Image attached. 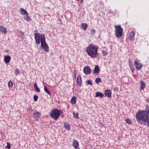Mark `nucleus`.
Masks as SVG:
<instances>
[{
    "instance_id": "obj_28",
    "label": "nucleus",
    "mask_w": 149,
    "mask_h": 149,
    "mask_svg": "<svg viewBox=\"0 0 149 149\" xmlns=\"http://www.w3.org/2000/svg\"><path fill=\"white\" fill-rule=\"evenodd\" d=\"M24 19L25 20H26L27 21H29L31 20V19L28 16V15H26V16L24 17Z\"/></svg>"
},
{
    "instance_id": "obj_43",
    "label": "nucleus",
    "mask_w": 149,
    "mask_h": 149,
    "mask_svg": "<svg viewBox=\"0 0 149 149\" xmlns=\"http://www.w3.org/2000/svg\"><path fill=\"white\" fill-rule=\"evenodd\" d=\"M74 76H75H75H76V74H75L74 75Z\"/></svg>"
},
{
    "instance_id": "obj_17",
    "label": "nucleus",
    "mask_w": 149,
    "mask_h": 149,
    "mask_svg": "<svg viewBox=\"0 0 149 149\" xmlns=\"http://www.w3.org/2000/svg\"><path fill=\"white\" fill-rule=\"evenodd\" d=\"M64 125L65 128L68 130H69L70 129V125L67 122H64Z\"/></svg>"
},
{
    "instance_id": "obj_36",
    "label": "nucleus",
    "mask_w": 149,
    "mask_h": 149,
    "mask_svg": "<svg viewBox=\"0 0 149 149\" xmlns=\"http://www.w3.org/2000/svg\"><path fill=\"white\" fill-rule=\"evenodd\" d=\"M87 84L88 85H92V83L91 81L90 80H88L87 81Z\"/></svg>"
},
{
    "instance_id": "obj_15",
    "label": "nucleus",
    "mask_w": 149,
    "mask_h": 149,
    "mask_svg": "<svg viewBox=\"0 0 149 149\" xmlns=\"http://www.w3.org/2000/svg\"><path fill=\"white\" fill-rule=\"evenodd\" d=\"M0 31L6 34L7 33L6 29L3 26H0Z\"/></svg>"
},
{
    "instance_id": "obj_31",
    "label": "nucleus",
    "mask_w": 149,
    "mask_h": 149,
    "mask_svg": "<svg viewBox=\"0 0 149 149\" xmlns=\"http://www.w3.org/2000/svg\"><path fill=\"white\" fill-rule=\"evenodd\" d=\"M102 52L103 55H104V56H106L107 54V52L104 50H102Z\"/></svg>"
},
{
    "instance_id": "obj_24",
    "label": "nucleus",
    "mask_w": 149,
    "mask_h": 149,
    "mask_svg": "<svg viewBox=\"0 0 149 149\" xmlns=\"http://www.w3.org/2000/svg\"><path fill=\"white\" fill-rule=\"evenodd\" d=\"M72 114L73 115V117L74 118L76 119L79 118V114L77 112L76 113H75L73 111L72 113Z\"/></svg>"
},
{
    "instance_id": "obj_41",
    "label": "nucleus",
    "mask_w": 149,
    "mask_h": 149,
    "mask_svg": "<svg viewBox=\"0 0 149 149\" xmlns=\"http://www.w3.org/2000/svg\"><path fill=\"white\" fill-rule=\"evenodd\" d=\"M8 50H6V51H5V52H8Z\"/></svg>"
},
{
    "instance_id": "obj_2",
    "label": "nucleus",
    "mask_w": 149,
    "mask_h": 149,
    "mask_svg": "<svg viewBox=\"0 0 149 149\" xmlns=\"http://www.w3.org/2000/svg\"><path fill=\"white\" fill-rule=\"evenodd\" d=\"M98 47H95L90 45L86 48V52L92 58H95L98 54Z\"/></svg>"
},
{
    "instance_id": "obj_29",
    "label": "nucleus",
    "mask_w": 149,
    "mask_h": 149,
    "mask_svg": "<svg viewBox=\"0 0 149 149\" xmlns=\"http://www.w3.org/2000/svg\"><path fill=\"white\" fill-rule=\"evenodd\" d=\"M101 79L100 78H97L95 79V82L97 84H98L99 82H101Z\"/></svg>"
},
{
    "instance_id": "obj_12",
    "label": "nucleus",
    "mask_w": 149,
    "mask_h": 149,
    "mask_svg": "<svg viewBox=\"0 0 149 149\" xmlns=\"http://www.w3.org/2000/svg\"><path fill=\"white\" fill-rule=\"evenodd\" d=\"M111 91L110 90H106L105 91L104 95L108 97H110L111 96Z\"/></svg>"
},
{
    "instance_id": "obj_37",
    "label": "nucleus",
    "mask_w": 149,
    "mask_h": 149,
    "mask_svg": "<svg viewBox=\"0 0 149 149\" xmlns=\"http://www.w3.org/2000/svg\"><path fill=\"white\" fill-rule=\"evenodd\" d=\"M129 65H132V63L130 59L129 60Z\"/></svg>"
},
{
    "instance_id": "obj_35",
    "label": "nucleus",
    "mask_w": 149,
    "mask_h": 149,
    "mask_svg": "<svg viewBox=\"0 0 149 149\" xmlns=\"http://www.w3.org/2000/svg\"><path fill=\"white\" fill-rule=\"evenodd\" d=\"M19 72V70L17 69H16L15 70V74L16 75H17Z\"/></svg>"
},
{
    "instance_id": "obj_9",
    "label": "nucleus",
    "mask_w": 149,
    "mask_h": 149,
    "mask_svg": "<svg viewBox=\"0 0 149 149\" xmlns=\"http://www.w3.org/2000/svg\"><path fill=\"white\" fill-rule=\"evenodd\" d=\"M129 37L130 40H134V39L135 33L134 31H132L130 33Z\"/></svg>"
},
{
    "instance_id": "obj_1",
    "label": "nucleus",
    "mask_w": 149,
    "mask_h": 149,
    "mask_svg": "<svg viewBox=\"0 0 149 149\" xmlns=\"http://www.w3.org/2000/svg\"><path fill=\"white\" fill-rule=\"evenodd\" d=\"M135 117L137 121L141 125L149 127V109L147 111L139 110L136 113Z\"/></svg>"
},
{
    "instance_id": "obj_13",
    "label": "nucleus",
    "mask_w": 149,
    "mask_h": 149,
    "mask_svg": "<svg viewBox=\"0 0 149 149\" xmlns=\"http://www.w3.org/2000/svg\"><path fill=\"white\" fill-rule=\"evenodd\" d=\"M72 145L75 148L78 147L79 146L78 142L76 140H73Z\"/></svg>"
},
{
    "instance_id": "obj_42",
    "label": "nucleus",
    "mask_w": 149,
    "mask_h": 149,
    "mask_svg": "<svg viewBox=\"0 0 149 149\" xmlns=\"http://www.w3.org/2000/svg\"><path fill=\"white\" fill-rule=\"evenodd\" d=\"M1 79H0V82L1 81Z\"/></svg>"
},
{
    "instance_id": "obj_3",
    "label": "nucleus",
    "mask_w": 149,
    "mask_h": 149,
    "mask_svg": "<svg viewBox=\"0 0 149 149\" xmlns=\"http://www.w3.org/2000/svg\"><path fill=\"white\" fill-rule=\"evenodd\" d=\"M63 113L61 110L57 109H54L50 112L49 115L51 117L55 120H56L59 118L60 115Z\"/></svg>"
},
{
    "instance_id": "obj_5",
    "label": "nucleus",
    "mask_w": 149,
    "mask_h": 149,
    "mask_svg": "<svg viewBox=\"0 0 149 149\" xmlns=\"http://www.w3.org/2000/svg\"><path fill=\"white\" fill-rule=\"evenodd\" d=\"M115 28L116 36L118 38H121L123 35V29L120 25L116 26H115Z\"/></svg>"
},
{
    "instance_id": "obj_6",
    "label": "nucleus",
    "mask_w": 149,
    "mask_h": 149,
    "mask_svg": "<svg viewBox=\"0 0 149 149\" xmlns=\"http://www.w3.org/2000/svg\"><path fill=\"white\" fill-rule=\"evenodd\" d=\"M43 35L44 36L45 35L44 34H42L41 35L38 33H35L34 34V38L37 44H39L40 43L42 39V36Z\"/></svg>"
},
{
    "instance_id": "obj_20",
    "label": "nucleus",
    "mask_w": 149,
    "mask_h": 149,
    "mask_svg": "<svg viewBox=\"0 0 149 149\" xmlns=\"http://www.w3.org/2000/svg\"><path fill=\"white\" fill-rule=\"evenodd\" d=\"M95 97H103L104 96V94L100 92H96L95 93Z\"/></svg>"
},
{
    "instance_id": "obj_39",
    "label": "nucleus",
    "mask_w": 149,
    "mask_h": 149,
    "mask_svg": "<svg viewBox=\"0 0 149 149\" xmlns=\"http://www.w3.org/2000/svg\"><path fill=\"white\" fill-rule=\"evenodd\" d=\"M77 1H79V0H77ZM80 0V2L81 3H82L83 1V0Z\"/></svg>"
},
{
    "instance_id": "obj_11",
    "label": "nucleus",
    "mask_w": 149,
    "mask_h": 149,
    "mask_svg": "<svg viewBox=\"0 0 149 149\" xmlns=\"http://www.w3.org/2000/svg\"><path fill=\"white\" fill-rule=\"evenodd\" d=\"M11 59L10 56H5L4 58V61L6 63H8L10 62Z\"/></svg>"
},
{
    "instance_id": "obj_16",
    "label": "nucleus",
    "mask_w": 149,
    "mask_h": 149,
    "mask_svg": "<svg viewBox=\"0 0 149 149\" xmlns=\"http://www.w3.org/2000/svg\"><path fill=\"white\" fill-rule=\"evenodd\" d=\"M77 84L80 86L81 84V78L80 75H78L77 78Z\"/></svg>"
},
{
    "instance_id": "obj_22",
    "label": "nucleus",
    "mask_w": 149,
    "mask_h": 149,
    "mask_svg": "<svg viewBox=\"0 0 149 149\" xmlns=\"http://www.w3.org/2000/svg\"><path fill=\"white\" fill-rule=\"evenodd\" d=\"M34 86L35 90L38 92H40V90L39 88L38 87L36 83H34Z\"/></svg>"
},
{
    "instance_id": "obj_21",
    "label": "nucleus",
    "mask_w": 149,
    "mask_h": 149,
    "mask_svg": "<svg viewBox=\"0 0 149 149\" xmlns=\"http://www.w3.org/2000/svg\"><path fill=\"white\" fill-rule=\"evenodd\" d=\"M94 74H97L99 72V68L97 65H96L94 70Z\"/></svg>"
},
{
    "instance_id": "obj_23",
    "label": "nucleus",
    "mask_w": 149,
    "mask_h": 149,
    "mask_svg": "<svg viewBox=\"0 0 149 149\" xmlns=\"http://www.w3.org/2000/svg\"><path fill=\"white\" fill-rule=\"evenodd\" d=\"M33 115H34V117H40L41 116V113L40 112H36L34 113Z\"/></svg>"
},
{
    "instance_id": "obj_44",
    "label": "nucleus",
    "mask_w": 149,
    "mask_h": 149,
    "mask_svg": "<svg viewBox=\"0 0 149 149\" xmlns=\"http://www.w3.org/2000/svg\"><path fill=\"white\" fill-rule=\"evenodd\" d=\"M74 76H75H75H76V74H75L74 75Z\"/></svg>"
},
{
    "instance_id": "obj_26",
    "label": "nucleus",
    "mask_w": 149,
    "mask_h": 149,
    "mask_svg": "<svg viewBox=\"0 0 149 149\" xmlns=\"http://www.w3.org/2000/svg\"><path fill=\"white\" fill-rule=\"evenodd\" d=\"M13 86V83L10 80L8 82V86L9 88H12Z\"/></svg>"
},
{
    "instance_id": "obj_34",
    "label": "nucleus",
    "mask_w": 149,
    "mask_h": 149,
    "mask_svg": "<svg viewBox=\"0 0 149 149\" xmlns=\"http://www.w3.org/2000/svg\"><path fill=\"white\" fill-rule=\"evenodd\" d=\"M90 33L92 34H94L95 32V30L93 29H91L90 31Z\"/></svg>"
},
{
    "instance_id": "obj_27",
    "label": "nucleus",
    "mask_w": 149,
    "mask_h": 149,
    "mask_svg": "<svg viewBox=\"0 0 149 149\" xmlns=\"http://www.w3.org/2000/svg\"><path fill=\"white\" fill-rule=\"evenodd\" d=\"M130 67L131 70L132 72L133 73L134 71V68L133 65H129Z\"/></svg>"
},
{
    "instance_id": "obj_25",
    "label": "nucleus",
    "mask_w": 149,
    "mask_h": 149,
    "mask_svg": "<svg viewBox=\"0 0 149 149\" xmlns=\"http://www.w3.org/2000/svg\"><path fill=\"white\" fill-rule=\"evenodd\" d=\"M44 91L47 94H48L49 95H51L50 93L49 92L48 90L47 89V88L45 86L44 87Z\"/></svg>"
},
{
    "instance_id": "obj_38",
    "label": "nucleus",
    "mask_w": 149,
    "mask_h": 149,
    "mask_svg": "<svg viewBox=\"0 0 149 149\" xmlns=\"http://www.w3.org/2000/svg\"><path fill=\"white\" fill-rule=\"evenodd\" d=\"M114 91H115L118 92V89L117 87H115L114 88Z\"/></svg>"
},
{
    "instance_id": "obj_7",
    "label": "nucleus",
    "mask_w": 149,
    "mask_h": 149,
    "mask_svg": "<svg viewBox=\"0 0 149 149\" xmlns=\"http://www.w3.org/2000/svg\"><path fill=\"white\" fill-rule=\"evenodd\" d=\"M134 63L136 68L137 70H140L142 68V64L140 63L139 60L136 59L134 61Z\"/></svg>"
},
{
    "instance_id": "obj_30",
    "label": "nucleus",
    "mask_w": 149,
    "mask_h": 149,
    "mask_svg": "<svg viewBox=\"0 0 149 149\" xmlns=\"http://www.w3.org/2000/svg\"><path fill=\"white\" fill-rule=\"evenodd\" d=\"M126 122L129 124H131L132 123V122L131 121V120L129 118H127L126 119Z\"/></svg>"
},
{
    "instance_id": "obj_18",
    "label": "nucleus",
    "mask_w": 149,
    "mask_h": 149,
    "mask_svg": "<svg viewBox=\"0 0 149 149\" xmlns=\"http://www.w3.org/2000/svg\"><path fill=\"white\" fill-rule=\"evenodd\" d=\"M76 97L74 96H73L70 101V103L72 104H75L76 102Z\"/></svg>"
},
{
    "instance_id": "obj_10",
    "label": "nucleus",
    "mask_w": 149,
    "mask_h": 149,
    "mask_svg": "<svg viewBox=\"0 0 149 149\" xmlns=\"http://www.w3.org/2000/svg\"><path fill=\"white\" fill-rule=\"evenodd\" d=\"M146 83L143 81H141L140 82V89L143 91L144 90L146 87Z\"/></svg>"
},
{
    "instance_id": "obj_32",
    "label": "nucleus",
    "mask_w": 149,
    "mask_h": 149,
    "mask_svg": "<svg viewBox=\"0 0 149 149\" xmlns=\"http://www.w3.org/2000/svg\"><path fill=\"white\" fill-rule=\"evenodd\" d=\"M7 145L6 146V148H8V149H10L11 148V146L9 143L8 142L7 143Z\"/></svg>"
},
{
    "instance_id": "obj_4",
    "label": "nucleus",
    "mask_w": 149,
    "mask_h": 149,
    "mask_svg": "<svg viewBox=\"0 0 149 149\" xmlns=\"http://www.w3.org/2000/svg\"><path fill=\"white\" fill-rule=\"evenodd\" d=\"M41 46L45 51L47 52L49 51V47L45 42V36L43 35L42 36L41 41Z\"/></svg>"
},
{
    "instance_id": "obj_14",
    "label": "nucleus",
    "mask_w": 149,
    "mask_h": 149,
    "mask_svg": "<svg viewBox=\"0 0 149 149\" xmlns=\"http://www.w3.org/2000/svg\"><path fill=\"white\" fill-rule=\"evenodd\" d=\"M88 25L86 23H81V24L80 27L84 30H85L87 27Z\"/></svg>"
},
{
    "instance_id": "obj_33",
    "label": "nucleus",
    "mask_w": 149,
    "mask_h": 149,
    "mask_svg": "<svg viewBox=\"0 0 149 149\" xmlns=\"http://www.w3.org/2000/svg\"><path fill=\"white\" fill-rule=\"evenodd\" d=\"M33 98L34 100V101H36L37 100L38 98V96L37 95H35L33 96Z\"/></svg>"
},
{
    "instance_id": "obj_8",
    "label": "nucleus",
    "mask_w": 149,
    "mask_h": 149,
    "mask_svg": "<svg viewBox=\"0 0 149 149\" xmlns=\"http://www.w3.org/2000/svg\"><path fill=\"white\" fill-rule=\"evenodd\" d=\"M83 71L85 74H89L91 73V70L89 66H87L84 68Z\"/></svg>"
},
{
    "instance_id": "obj_40",
    "label": "nucleus",
    "mask_w": 149,
    "mask_h": 149,
    "mask_svg": "<svg viewBox=\"0 0 149 149\" xmlns=\"http://www.w3.org/2000/svg\"><path fill=\"white\" fill-rule=\"evenodd\" d=\"M75 149H80V148L79 147H77L76 148H75Z\"/></svg>"
},
{
    "instance_id": "obj_19",
    "label": "nucleus",
    "mask_w": 149,
    "mask_h": 149,
    "mask_svg": "<svg viewBox=\"0 0 149 149\" xmlns=\"http://www.w3.org/2000/svg\"><path fill=\"white\" fill-rule=\"evenodd\" d=\"M20 12L22 14H23L22 13H23L24 15H28V13L27 12L26 10L24 9L21 8L20 9Z\"/></svg>"
}]
</instances>
